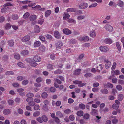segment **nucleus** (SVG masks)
<instances>
[{"mask_svg": "<svg viewBox=\"0 0 124 124\" xmlns=\"http://www.w3.org/2000/svg\"><path fill=\"white\" fill-rule=\"evenodd\" d=\"M25 61L29 63L33 67H35L38 64L34 62L33 60V59L31 58H27L25 59Z\"/></svg>", "mask_w": 124, "mask_h": 124, "instance_id": "1", "label": "nucleus"}, {"mask_svg": "<svg viewBox=\"0 0 124 124\" xmlns=\"http://www.w3.org/2000/svg\"><path fill=\"white\" fill-rule=\"evenodd\" d=\"M104 28L106 31L110 32H112L114 30L113 27L109 24L105 25L104 26Z\"/></svg>", "mask_w": 124, "mask_h": 124, "instance_id": "2", "label": "nucleus"}, {"mask_svg": "<svg viewBox=\"0 0 124 124\" xmlns=\"http://www.w3.org/2000/svg\"><path fill=\"white\" fill-rule=\"evenodd\" d=\"M73 82L74 84L78 85V86L79 87H82L86 84L85 83H82V82L81 81L75 80Z\"/></svg>", "mask_w": 124, "mask_h": 124, "instance_id": "3", "label": "nucleus"}, {"mask_svg": "<svg viewBox=\"0 0 124 124\" xmlns=\"http://www.w3.org/2000/svg\"><path fill=\"white\" fill-rule=\"evenodd\" d=\"M16 91L20 96H24L25 94V93L24 92V89L23 88H18L17 89Z\"/></svg>", "mask_w": 124, "mask_h": 124, "instance_id": "4", "label": "nucleus"}, {"mask_svg": "<svg viewBox=\"0 0 124 124\" xmlns=\"http://www.w3.org/2000/svg\"><path fill=\"white\" fill-rule=\"evenodd\" d=\"M78 39L80 41H88L89 40V38L87 36H84L79 38Z\"/></svg>", "mask_w": 124, "mask_h": 124, "instance_id": "5", "label": "nucleus"}, {"mask_svg": "<svg viewBox=\"0 0 124 124\" xmlns=\"http://www.w3.org/2000/svg\"><path fill=\"white\" fill-rule=\"evenodd\" d=\"M105 67L106 69L110 68L111 65V62L107 60H105L104 61Z\"/></svg>", "mask_w": 124, "mask_h": 124, "instance_id": "6", "label": "nucleus"}, {"mask_svg": "<svg viewBox=\"0 0 124 124\" xmlns=\"http://www.w3.org/2000/svg\"><path fill=\"white\" fill-rule=\"evenodd\" d=\"M30 37L29 35H26L22 38V41L24 42H27L29 41L30 39Z\"/></svg>", "mask_w": 124, "mask_h": 124, "instance_id": "7", "label": "nucleus"}, {"mask_svg": "<svg viewBox=\"0 0 124 124\" xmlns=\"http://www.w3.org/2000/svg\"><path fill=\"white\" fill-rule=\"evenodd\" d=\"M100 50L102 52H106L108 51L109 49L108 48L105 46H102L100 47L99 48Z\"/></svg>", "mask_w": 124, "mask_h": 124, "instance_id": "8", "label": "nucleus"}, {"mask_svg": "<svg viewBox=\"0 0 124 124\" xmlns=\"http://www.w3.org/2000/svg\"><path fill=\"white\" fill-rule=\"evenodd\" d=\"M88 6V4L86 3H81L79 5V8L81 9L86 8Z\"/></svg>", "mask_w": 124, "mask_h": 124, "instance_id": "9", "label": "nucleus"}, {"mask_svg": "<svg viewBox=\"0 0 124 124\" xmlns=\"http://www.w3.org/2000/svg\"><path fill=\"white\" fill-rule=\"evenodd\" d=\"M33 61L36 62H39L41 61V58L38 55L35 56L33 59Z\"/></svg>", "mask_w": 124, "mask_h": 124, "instance_id": "10", "label": "nucleus"}, {"mask_svg": "<svg viewBox=\"0 0 124 124\" xmlns=\"http://www.w3.org/2000/svg\"><path fill=\"white\" fill-rule=\"evenodd\" d=\"M43 103L44 104V105L43 106V108L44 110H46L47 109V108H46V106L48 105L49 104L50 102L48 100H46L44 101Z\"/></svg>", "mask_w": 124, "mask_h": 124, "instance_id": "11", "label": "nucleus"}, {"mask_svg": "<svg viewBox=\"0 0 124 124\" xmlns=\"http://www.w3.org/2000/svg\"><path fill=\"white\" fill-rule=\"evenodd\" d=\"M104 42L105 44H110L112 43V41L110 38H106L104 40Z\"/></svg>", "mask_w": 124, "mask_h": 124, "instance_id": "12", "label": "nucleus"}, {"mask_svg": "<svg viewBox=\"0 0 124 124\" xmlns=\"http://www.w3.org/2000/svg\"><path fill=\"white\" fill-rule=\"evenodd\" d=\"M54 35L55 38L57 39H59L61 37L60 33L58 31H55L54 33Z\"/></svg>", "mask_w": 124, "mask_h": 124, "instance_id": "13", "label": "nucleus"}, {"mask_svg": "<svg viewBox=\"0 0 124 124\" xmlns=\"http://www.w3.org/2000/svg\"><path fill=\"white\" fill-rule=\"evenodd\" d=\"M55 45L57 48L60 49L63 46V44L62 42L59 41L56 43Z\"/></svg>", "mask_w": 124, "mask_h": 124, "instance_id": "14", "label": "nucleus"}, {"mask_svg": "<svg viewBox=\"0 0 124 124\" xmlns=\"http://www.w3.org/2000/svg\"><path fill=\"white\" fill-rule=\"evenodd\" d=\"M89 35L90 36L93 38H94L96 36V34L95 31L94 30H92L89 33Z\"/></svg>", "mask_w": 124, "mask_h": 124, "instance_id": "15", "label": "nucleus"}, {"mask_svg": "<svg viewBox=\"0 0 124 124\" xmlns=\"http://www.w3.org/2000/svg\"><path fill=\"white\" fill-rule=\"evenodd\" d=\"M63 32L65 34L69 35L71 33V32L70 30L68 29H65L63 30Z\"/></svg>", "mask_w": 124, "mask_h": 124, "instance_id": "16", "label": "nucleus"}, {"mask_svg": "<svg viewBox=\"0 0 124 124\" xmlns=\"http://www.w3.org/2000/svg\"><path fill=\"white\" fill-rule=\"evenodd\" d=\"M16 1H17L18 2H20V4L21 5L22 4H29L31 1H30L28 0H24L22 1H19L18 0H16Z\"/></svg>", "mask_w": 124, "mask_h": 124, "instance_id": "17", "label": "nucleus"}, {"mask_svg": "<svg viewBox=\"0 0 124 124\" xmlns=\"http://www.w3.org/2000/svg\"><path fill=\"white\" fill-rule=\"evenodd\" d=\"M40 31V29L38 25L35 26L34 29V32L35 33H39Z\"/></svg>", "mask_w": 124, "mask_h": 124, "instance_id": "18", "label": "nucleus"}, {"mask_svg": "<svg viewBox=\"0 0 124 124\" xmlns=\"http://www.w3.org/2000/svg\"><path fill=\"white\" fill-rule=\"evenodd\" d=\"M10 113V110L8 109H5L3 111V114L5 115L9 114Z\"/></svg>", "mask_w": 124, "mask_h": 124, "instance_id": "19", "label": "nucleus"}, {"mask_svg": "<svg viewBox=\"0 0 124 124\" xmlns=\"http://www.w3.org/2000/svg\"><path fill=\"white\" fill-rule=\"evenodd\" d=\"M37 17L36 15H31L30 17V19L31 21H33L36 20Z\"/></svg>", "mask_w": 124, "mask_h": 124, "instance_id": "20", "label": "nucleus"}, {"mask_svg": "<svg viewBox=\"0 0 124 124\" xmlns=\"http://www.w3.org/2000/svg\"><path fill=\"white\" fill-rule=\"evenodd\" d=\"M51 11L50 10H46L45 13V16L46 17H48L51 14Z\"/></svg>", "mask_w": 124, "mask_h": 124, "instance_id": "21", "label": "nucleus"}, {"mask_svg": "<svg viewBox=\"0 0 124 124\" xmlns=\"http://www.w3.org/2000/svg\"><path fill=\"white\" fill-rule=\"evenodd\" d=\"M90 114L93 116H95L98 114V111L96 109H92V111L91 112Z\"/></svg>", "mask_w": 124, "mask_h": 124, "instance_id": "22", "label": "nucleus"}, {"mask_svg": "<svg viewBox=\"0 0 124 124\" xmlns=\"http://www.w3.org/2000/svg\"><path fill=\"white\" fill-rule=\"evenodd\" d=\"M21 53L22 55L26 56L28 54L29 52L28 50H25L21 51Z\"/></svg>", "mask_w": 124, "mask_h": 124, "instance_id": "23", "label": "nucleus"}, {"mask_svg": "<svg viewBox=\"0 0 124 124\" xmlns=\"http://www.w3.org/2000/svg\"><path fill=\"white\" fill-rule=\"evenodd\" d=\"M117 4L120 7H123L124 3L123 1L121 0H119L118 1Z\"/></svg>", "mask_w": 124, "mask_h": 124, "instance_id": "24", "label": "nucleus"}, {"mask_svg": "<svg viewBox=\"0 0 124 124\" xmlns=\"http://www.w3.org/2000/svg\"><path fill=\"white\" fill-rule=\"evenodd\" d=\"M41 44L40 41H37L35 42L34 44V46L35 47H37L39 46Z\"/></svg>", "mask_w": 124, "mask_h": 124, "instance_id": "25", "label": "nucleus"}, {"mask_svg": "<svg viewBox=\"0 0 124 124\" xmlns=\"http://www.w3.org/2000/svg\"><path fill=\"white\" fill-rule=\"evenodd\" d=\"M56 115L57 117L59 118H61L63 117L62 114L59 111H58L56 112Z\"/></svg>", "mask_w": 124, "mask_h": 124, "instance_id": "26", "label": "nucleus"}, {"mask_svg": "<svg viewBox=\"0 0 124 124\" xmlns=\"http://www.w3.org/2000/svg\"><path fill=\"white\" fill-rule=\"evenodd\" d=\"M100 104V102L99 101H97L96 102V104H93L92 105V107L94 108H96L98 107V105H99Z\"/></svg>", "mask_w": 124, "mask_h": 124, "instance_id": "27", "label": "nucleus"}, {"mask_svg": "<svg viewBox=\"0 0 124 124\" xmlns=\"http://www.w3.org/2000/svg\"><path fill=\"white\" fill-rule=\"evenodd\" d=\"M69 42L71 44H76L77 43V41L75 39H71L69 40Z\"/></svg>", "mask_w": 124, "mask_h": 124, "instance_id": "28", "label": "nucleus"}, {"mask_svg": "<svg viewBox=\"0 0 124 124\" xmlns=\"http://www.w3.org/2000/svg\"><path fill=\"white\" fill-rule=\"evenodd\" d=\"M11 25L7 23L4 26L5 29L8 30L11 28Z\"/></svg>", "mask_w": 124, "mask_h": 124, "instance_id": "29", "label": "nucleus"}, {"mask_svg": "<svg viewBox=\"0 0 124 124\" xmlns=\"http://www.w3.org/2000/svg\"><path fill=\"white\" fill-rule=\"evenodd\" d=\"M41 95L43 98L46 99L47 97L48 94L46 92H44L42 93Z\"/></svg>", "mask_w": 124, "mask_h": 124, "instance_id": "30", "label": "nucleus"}, {"mask_svg": "<svg viewBox=\"0 0 124 124\" xmlns=\"http://www.w3.org/2000/svg\"><path fill=\"white\" fill-rule=\"evenodd\" d=\"M101 92L102 93L105 94H107L108 93V90L105 89H102L101 90Z\"/></svg>", "mask_w": 124, "mask_h": 124, "instance_id": "31", "label": "nucleus"}, {"mask_svg": "<svg viewBox=\"0 0 124 124\" xmlns=\"http://www.w3.org/2000/svg\"><path fill=\"white\" fill-rule=\"evenodd\" d=\"M76 9L72 8H68L67 9V12H75L76 11Z\"/></svg>", "mask_w": 124, "mask_h": 124, "instance_id": "32", "label": "nucleus"}, {"mask_svg": "<svg viewBox=\"0 0 124 124\" xmlns=\"http://www.w3.org/2000/svg\"><path fill=\"white\" fill-rule=\"evenodd\" d=\"M85 16L84 15H80L78 16L77 18L78 20H81L85 18Z\"/></svg>", "mask_w": 124, "mask_h": 124, "instance_id": "33", "label": "nucleus"}, {"mask_svg": "<svg viewBox=\"0 0 124 124\" xmlns=\"http://www.w3.org/2000/svg\"><path fill=\"white\" fill-rule=\"evenodd\" d=\"M116 46L119 51H120L121 49V47L119 42H117L116 43Z\"/></svg>", "mask_w": 124, "mask_h": 124, "instance_id": "34", "label": "nucleus"}, {"mask_svg": "<svg viewBox=\"0 0 124 124\" xmlns=\"http://www.w3.org/2000/svg\"><path fill=\"white\" fill-rule=\"evenodd\" d=\"M14 74V72L11 71H7L5 73L6 75L8 76L13 75Z\"/></svg>", "mask_w": 124, "mask_h": 124, "instance_id": "35", "label": "nucleus"}, {"mask_svg": "<svg viewBox=\"0 0 124 124\" xmlns=\"http://www.w3.org/2000/svg\"><path fill=\"white\" fill-rule=\"evenodd\" d=\"M40 114V112L39 111H37L34 112L33 114L34 116L37 117L39 116Z\"/></svg>", "mask_w": 124, "mask_h": 124, "instance_id": "36", "label": "nucleus"}, {"mask_svg": "<svg viewBox=\"0 0 124 124\" xmlns=\"http://www.w3.org/2000/svg\"><path fill=\"white\" fill-rule=\"evenodd\" d=\"M42 118L43 121L44 122H46L48 120V118L45 115H43L42 116Z\"/></svg>", "mask_w": 124, "mask_h": 124, "instance_id": "37", "label": "nucleus"}, {"mask_svg": "<svg viewBox=\"0 0 124 124\" xmlns=\"http://www.w3.org/2000/svg\"><path fill=\"white\" fill-rule=\"evenodd\" d=\"M77 114L78 116H82L83 114V112L81 110L77 112Z\"/></svg>", "mask_w": 124, "mask_h": 124, "instance_id": "38", "label": "nucleus"}, {"mask_svg": "<svg viewBox=\"0 0 124 124\" xmlns=\"http://www.w3.org/2000/svg\"><path fill=\"white\" fill-rule=\"evenodd\" d=\"M30 16V14L29 12H27L25 13L23 16V18L25 19L28 18Z\"/></svg>", "mask_w": 124, "mask_h": 124, "instance_id": "39", "label": "nucleus"}, {"mask_svg": "<svg viewBox=\"0 0 124 124\" xmlns=\"http://www.w3.org/2000/svg\"><path fill=\"white\" fill-rule=\"evenodd\" d=\"M123 98L124 96L122 94H119L118 96V99L120 101H122L123 99Z\"/></svg>", "mask_w": 124, "mask_h": 124, "instance_id": "40", "label": "nucleus"}, {"mask_svg": "<svg viewBox=\"0 0 124 124\" xmlns=\"http://www.w3.org/2000/svg\"><path fill=\"white\" fill-rule=\"evenodd\" d=\"M39 49L40 51L44 52L45 51V47L43 45H41L39 47Z\"/></svg>", "mask_w": 124, "mask_h": 124, "instance_id": "41", "label": "nucleus"}, {"mask_svg": "<svg viewBox=\"0 0 124 124\" xmlns=\"http://www.w3.org/2000/svg\"><path fill=\"white\" fill-rule=\"evenodd\" d=\"M70 15L66 13L64 14V15L63 17V19L64 20H66L69 18Z\"/></svg>", "mask_w": 124, "mask_h": 124, "instance_id": "42", "label": "nucleus"}, {"mask_svg": "<svg viewBox=\"0 0 124 124\" xmlns=\"http://www.w3.org/2000/svg\"><path fill=\"white\" fill-rule=\"evenodd\" d=\"M18 16L16 14H13L12 16V18L13 20H17L18 19Z\"/></svg>", "mask_w": 124, "mask_h": 124, "instance_id": "43", "label": "nucleus"}, {"mask_svg": "<svg viewBox=\"0 0 124 124\" xmlns=\"http://www.w3.org/2000/svg\"><path fill=\"white\" fill-rule=\"evenodd\" d=\"M14 57L17 59H19L20 58V56L17 53H15L14 54Z\"/></svg>", "mask_w": 124, "mask_h": 124, "instance_id": "44", "label": "nucleus"}, {"mask_svg": "<svg viewBox=\"0 0 124 124\" xmlns=\"http://www.w3.org/2000/svg\"><path fill=\"white\" fill-rule=\"evenodd\" d=\"M81 71L80 69H77L75 71L74 74L76 75H78L80 74Z\"/></svg>", "mask_w": 124, "mask_h": 124, "instance_id": "45", "label": "nucleus"}, {"mask_svg": "<svg viewBox=\"0 0 124 124\" xmlns=\"http://www.w3.org/2000/svg\"><path fill=\"white\" fill-rule=\"evenodd\" d=\"M89 115L88 114L86 113L83 116L84 118L86 119H88L89 118Z\"/></svg>", "mask_w": 124, "mask_h": 124, "instance_id": "46", "label": "nucleus"}, {"mask_svg": "<svg viewBox=\"0 0 124 124\" xmlns=\"http://www.w3.org/2000/svg\"><path fill=\"white\" fill-rule=\"evenodd\" d=\"M17 112L20 114L22 115L23 113V111L21 108H19L17 109Z\"/></svg>", "mask_w": 124, "mask_h": 124, "instance_id": "47", "label": "nucleus"}, {"mask_svg": "<svg viewBox=\"0 0 124 124\" xmlns=\"http://www.w3.org/2000/svg\"><path fill=\"white\" fill-rule=\"evenodd\" d=\"M107 87L109 88H112L113 87L112 84L109 83H107L106 84Z\"/></svg>", "mask_w": 124, "mask_h": 124, "instance_id": "48", "label": "nucleus"}, {"mask_svg": "<svg viewBox=\"0 0 124 124\" xmlns=\"http://www.w3.org/2000/svg\"><path fill=\"white\" fill-rule=\"evenodd\" d=\"M34 96V95L32 93H29L26 95V96L27 97L32 98Z\"/></svg>", "mask_w": 124, "mask_h": 124, "instance_id": "49", "label": "nucleus"}, {"mask_svg": "<svg viewBox=\"0 0 124 124\" xmlns=\"http://www.w3.org/2000/svg\"><path fill=\"white\" fill-rule=\"evenodd\" d=\"M116 63L115 62H114L113 63V65L111 69L112 70H114L116 68Z\"/></svg>", "mask_w": 124, "mask_h": 124, "instance_id": "50", "label": "nucleus"}, {"mask_svg": "<svg viewBox=\"0 0 124 124\" xmlns=\"http://www.w3.org/2000/svg\"><path fill=\"white\" fill-rule=\"evenodd\" d=\"M18 65L21 68H23L25 66V65L22 62H19L18 64Z\"/></svg>", "mask_w": 124, "mask_h": 124, "instance_id": "51", "label": "nucleus"}, {"mask_svg": "<svg viewBox=\"0 0 124 124\" xmlns=\"http://www.w3.org/2000/svg\"><path fill=\"white\" fill-rule=\"evenodd\" d=\"M62 71L60 70H58L55 71L54 73L55 74H61Z\"/></svg>", "mask_w": 124, "mask_h": 124, "instance_id": "52", "label": "nucleus"}, {"mask_svg": "<svg viewBox=\"0 0 124 124\" xmlns=\"http://www.w3.org/2000/svg\"><path fill=\"white\" fill-rule=\"evenodd\" d=\"M116 117H115L113 118L112 120V122L113 124H116L118 122V120L117 119H116Z\"/></svg>", "mask_w": 124, "mask_h": 124, "instance_id": "53", "label": "nucleus"}, {"mask_svg": "<svg viewBox=\"0 0 124 124\" xmlns=\"http://www.w3.org/2000/svg\"><path fill=\"white\" fill-rule=\"evenodd\" d=\"M116 88L119 91H120L122 89V87L120 85H117L116 87Z\"/></svg>", "mask_w": 124, "mask_h": 124, "instance_id": "54", "label": "nucleus"}, {"mask_svg": "<svg viewBox=\"0 0 124 124\" xmlns=\"http://www.w3.org/2000/svg\"><path fill=\"white\" fill-rule=\"evenodd\" d=\"M8 44L10 46H13L14 45L13 41L12 40H9L8 42Z\"/></svg>", "mask_w": 124, "mask_h": 124, "instance_id": "55", "label": "nucleus"}, {"mask_svg": "<svg viewBox=\"0 0 124 124\" xmlns=\"http://www.w3.org/2000/svg\"><path fill=\"white\" fill-rule=\"evenodd\" d=\"M9 104L11 105H12L14 103V101L12 100L9 99L7 100Z\"/></svg>", "mask_w": 124, "mask_h": 124, "instance_id": "56", "label": "nucleus"}, {"mask_svg": "<svg viewBox=\"0 0 124 124\" xmlns=\"http://www.w3.org/2000/svg\"><path fill=\"white\" fill-rule=\"evenodd\" d=\"M79 107L81 109H83L85 108V106L83 104L81 103L79 105Z\"/></svg>", "mask_w": 124, "mask_h": 124, "instance_id": "57", "label": "nucleus"}, {"mask_svg": "<svg viewBox=\"0 0 124 124\" xmlns=\"http://www.w3.org/2000/svg\"><path fill=\"white\" fill-rule=\"evenodd\" d=\"M33 8L35 10H40L41 7L39 5H38L35 6Z\"/></svg>", "mask_w": 124, "mask_h": 124, "instance_id": "58", "label": "nucleus"}, {"mask_svg": "<svg viewBox=\"0 0 124 124\" xmlns=\"http://www.w3.org/2000/svg\"><path fill=\"white\" fill-rule=\"evenodd\" d=\"M68 22L69 23H71L75 24L76 23V21L75 20L71 19H69L68 20Z\"/></svg>", "mask_w": 124, "mask_h": 124, "instance_id": "59", "label": "nucleus"}, {"mask_svg": "<svg viewBox=\"0 0 124 124\" xmlns=\"http://www.w3.org/2000/svg\"><path fill=\"white\" fill-rule=\"evenodd\" d=\"M39 106L38 105H35L34 107V109L35 110H39Z\"/></svg>", "mask_w": 124, "mask_h": 124, "instance_id": "60", "label": "nucleus"}, {"mask_svg": "<svg viewBox=\"0 0 124 124\" xmlns=\"http://www.w3.org/2000/svg\"><path fill=\"white\" fill-rule=\"evenodd\" d=\"M42 78L40 77H38L36 79V81L38 83L41 82L42 81Z\"/></svg>", "mask_w": 124, "mask_h": 124, "instance_id": "61", "label": "nucleus"}, {"mask_svg": "<svg viewBox=\"0 0 124 124\" xmlns=\"http://www.w3.org/2000/svg\"><path fill=\"white\" fill-rule=\"evenodd\" d=\"M97 5L98 4L97 3H93L91 5H90L89 7V8H92L94 7L97 6Z\"/></svg>", "mask_w": 124, "mask_h": 124, "instance_id": "62", "label": "nucleus"}, {"mask_svg": "<svg viewBox=\"0 0 124 124\" xmlns=\"http://www.w3.org/2000/svg\"><path fill=\"white\" fill-rule=\"evenodd\" d=\"M119 106L118 105H117L116 104H114L112 105V108L115 109H116L119 108Z\"/></svg>", "mask_w": 124, "mask_h": 124, "instance_id": "63", "label": "nucleus"}, {"mask_svg": "<svg viewBox=\"0 0 124 124\" xmlns=\"http://www.w3.org/2000/svg\"><path fill=\"white\" fill-rule=\"evenodd\" d=\"M56 124H61L60 122V120L58 117H55V120Z\"/></svg>", "mask_w": 124, "mask_h": 124, "instance_id": "64", "label": "nucleus"}]
</instances>
